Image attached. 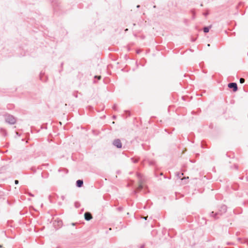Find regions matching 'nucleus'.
<instances>
[{
  "label": "nucleus",
  "instance_id": "bb28decb",
  "mask_svg": "<svg viewBox=\"0 0 248 248\" xmlns=\"http://www.w3.org/2000/svg\"><path fill=\"white\" fill-rule=\"evenodd\" d=\"M2 248V246L0 245V248Z\"/></svg>",
  "mask_w": 248,
  "mask_h": 248
},
{
  "label": "nucleus",
  "instance_id": "f257e3e1",
  "mask_svg": "<svg viewBox=\"0 0 248 248\" xmlns=\"http://www.w3.org/2000/svg\"><path fill=\"white\" fill-rule=\"evenodd\" d=\"M227 211V206L225 205H222L220 206L219 211L214 214V212H212L210 214L211 216L213 217L215 219L218 218V215H221L222 214L225 213Z\"/></svg>",
  "mask_w": 248,
  "mask_h": 248
},
{
  "label": "nucleus",
  "instance_id": "a211bd4d",
  "mask_svg": "<svg viewBox=\"0 0 248 248\" xmlns=\"http://www.w3.org/2000/svg\"><path fill=\"white\" fill-rule=\"evenodd\" d=\"M208 15V13H207V12L203 13V15L205 16H207Z\"/></svg>",
  "mask_w": 248,
  "mask_h": 248
},
{
  "label": "nucleus",
  "instance_id": "cd10ccee",
  "mask_svg": "<svg viewBox=\"0 0 248 248\" xmlns=\"http://www.w3.org/2000/svg\"><path fill=\"white\" fill-rule=\"evenodd\" d=\"M203 6L202 4H201V6Z\"/></svg>",
  "mask_w": 248,
  "mask_h": 248
},
{
  "label": "nucleus",
  "instance_id": "6e6552de",
  "mask_svg": "<svg viewBox=\"0 0 248 248\" xmlns=\"http://www.w3.org/2000/svg\"><path fill=\"white\" fill-rule=\"evenodd\" d=\"M55 222H57V225L60 227L61 226H62V221L61 220V219H59V220H55Z\"/></svg>",
  "mask_w": 248,
  "mask_h": 248
},
{
  "label": "nucleus",
  "instance_id": "0eeeda50",
  "mask_svg": "<svg viewBox=\"0 0 248 248\" xmlns=\"http://www.w3.org/2000/svg\"><path fill=\"white\" fill-rule=\"evenodd\" d=\"M83 181L82 180H78L76 182V186L78 187H80L83 186Z\"/></svg>",
  "mask_w": 248,
  "mask_h": 248
},
{
  "label": "nucleus",
  "instance_id": "f3484780",
  "mask_svg": "<svg viewBox=\"0 0 248 248\" xmlns=\"http://www.w3.org/2000/svg\"><path fill=\"white\" fill-rule=\"evenodd\" d=\"M18 183H19V182H18V180H16L15 181V184H16H16H18Z\"/></svg>",
  "mask_w": 248,
  "mask_h": 248
},
{
  "label": "nucleus",
  "instance_id": "393cba45",
  "mask_svg": "<svg viewBox=\"0 0 248 248\" xmlns=\"http://www.w3.org/2000/svg\"><path fill=\"white\" fill-rule=\"evenodd\" d=\"M144 247V246H142L141 247V248H143Z\"/></svg>",
  "mask_w": 248,
  "mask_h": 248
},
{
  "label": "nucleus",
  "instance_id": "412c9836",
  "mask_svg": "<svg viewBox=\"0 0 248 248\" xmlns=\"http://www.w3.org/2000/svg\"><path fill=\"white\" fill-rule=\"evenodd\" d=\"M137 7L138 8H140V5H138L137 6Z\"/></svg>",
  "mask_w": 248,
  "mask_h": 248
},
{
  "label": "nucleus",
  "instance_id": "39448f33",
  "mask_svg": "<svg viewBox=\"0 0 248 248\" xmlns=\"http://www.w3.org/2000/svg\"><path fill=\"white\" fill-rule=\"evenodd\" d=\"M228 87L231 89H232L234 92H236L238 89L237 84L234 82L229 83Z\"/></svg>",
  "mask_w": 248,
  "mask_h": 248
},
{
  "label": "nucleus",
  "instance_id": "a878e982",
  "mask_svg": "<svg viewBox=\"0 0 248 248\" xmlns=\"http://www.w3.org/2000/svg\"><path fill=\"white\" fill-rule=\"evenodd\" d=\"M207 46H210V44H208Z\"/></svg>",
  "mask_w": 248,
  "mask_h": 248
},
{
  "label": "nucleus",
  "instance_id": "1a4fd4ad",
  "mask_svg": "<svg viewBox=\"0 0 248 248\" xmlns=\"http://www.w3.org/2000/svg\"><path fill=\"white\" fill-rule=\"evenodd\" d=\"M211 26L209 27H204L203 29V31L205 33H207L209 31V29H210Z\"/></svg>",
  "mask_w": 248,
  "mask_h": 248
},
{
  "label": "nucleus",
  "instance_id": "423d86ee",
  "mask_svg": "<svg viewBox=\"0 0 248 248\" xmlns=\"http://www.w3.org/2000/svg\"><path fill=\"white\" fill-rule=\"evenodd\" d=\"M85 219L87 221L90 220L92 218V215L90 212H85L84 214Z\"/></svg>",
  "mask_w": 248,
  "mask_h": 248
},
{
  "label": "nucleus",
  "instance_id": "ddd939ff",
  "mask_svg": "<svg viewBox=\"0 0 248 248\" xmlns=\"http://www.w3.org/2000/svg\"><path fill=\"white\" fill-rule=\"evenodd\" d=\"M124 113H125V115H128L129 116L130 115V113L129 112L127 111H124Z\"/></svg>",
  "mask_w": 248,
  "mask_h": 248
},
{
  "label": "nucleus",
  "instance_id": "2eb2a0df",
  "mask_svg": "<svg viewBox=\"0 0 248 248\" xmlns=\"http://www.w3.org/2000/svg\"><path fill=\"white\" fill-rule=\"evenodd\" d=\"M94 78H97L98 79H100L101 77L100 76H96L94 77Z\"/></svg>",
  "mask_w": 248,
  "mask_h": 248
},
{
  "label": "nucleus",
  "instance_id": "20e7f679",
  "mask_svg": "<svg viewBox=\"0 0 248 248\" xmlns=\"http://www.w3.org/2000/svg\"><path fill=\"white\" fill-rule=\"evenodd\" d=\"M113 145L118 148H120L122 147V144L119 139H116L113 142Z\"/></svg>",
  "mask_w": 248,
  "mask_h": 248
},
{
  "label": "nucleus",
  "instance_id": "9d476101",
  "mask_svg": "<svg viewBox=\"0 0 248 248\" xmlns=\"http://www.w3.org/2000/svg\"><path fill=\"white\" fill-rule=\"evenodd\" d=\"M148 162H149V165H150V166L155 165V162L153 160H150V161H149Z\"/></svg>",
  "mask_w": 248,
  "mask_h": 248
},
{
  "label": "nucleus",
  "instance_id": "f8f14e48",
  "mask_svg": "<svg viewBox=\"0 0 248 248\" xmlns=\"http://www.w3.org/2000/svg\"><path fill=\"white\" fill-rule=\"evenodd\" d=\"M75 205L76 208H78L79 206V203H78V202H76L75 203Z\"/></svg>",
  "mask_w": 248,
  "mask_h": 248
},
{
  "label": "nucleus",
  "instance_id": "9b49d317",
  "mask_svg": "<svg viewBox=\"0 0 248 248\" xmlns=\"http://www.w3.org/2000/svg\"><path fill=\"white\" fill-rule=\"evenodd\" d=\"M245 79L243 78H240V82L241 83H244L245 82Z\"/></svg>",
  "mask_w": 248,
  "mask_h": 248
},
{
  "label": "nucleus",
  "instance_id": "f03ea898",
  "mask_svg": "<svg viewBox=\"0 0 248 248\" xmlns=\"http://www.w3.org/2000/svg\"><path fill=\"white\" fill-rule=\"evenodd\" d=\"M137 177L139 178V186L134 191L135 193H137L140 191L142 189L144 188V186L143 185V182L140 174L138 173Z\"/></svg>",
  "mask_w": 248,
  "mask_h": 248
},
{
  "label": "nucleus",
  "instance_id": "4be33fe9",
  "mask_svg": "<svg viewBox=\"0 0 248 248\" xmlns=\"http://www.w3.org/2000/svg\"><path fill=\"white\" fill-rule=\"evenodd\" d=\"M147 217H144V219L146 220Z\"/></svg>",
  "mask_w": 248,
  "mask_h": 248
},
{
  "label": "nucleus",
  "instance_id": "5701e85b",
  "mask_svg": "<svg viewBox=\"0 0 248 248\" xmlns=\"http://www.w3.org/2000/svg\"><path fill=\"white\" fill-rule=\"evenodd\" d=\"M192 13H193V15L195 14V13L194 12V11H192Z\"/></svg>",
  "mask_w": 248,
  "mask_h": 248
},
{
  "label": "nucleus",
  "instance_id": "6ab92c4d",
  "mask_svg": "<svg viewBox=\"0 0 248 248\" xmlns=\"http://www.w3.org/2000/svg\"><path fill=\"white\" fill-rule=\"evenodd\" d=\"M61 198L62 199V200H64V196H62L61 197Z\"/></svg>",
  "mask_w": 248,
  "mask_h": 248
},
{
  "label": "nucleus",
  "instance_id": "b1692460",
  "mask_svg": "<svg viewBox=\"0 0 248 248\" xmlns=\"http://www.w3.org/2000/svg\"><path fill=\"white\" fill-rule=\"evenodd\" d=\"M127 31V29H125L124 30V31Z\"/></svg>",
  "mask_w": 248,
  "mask_h": 248
},
{
  "label": "nucleus",
  "instance_id": "dca6fc26",
  "mask_svg": "<svg viewBox=\"0 0 248 248\" xmlns=\"http://www.w3.org/2000/svg\"><path fill=\"white\" fill-rule=\"evenodd\" d=\"M183 175V173H178V176L180 178L181 176Z\"/></svg>",
  "mask_w": 248,
  "mask_h": 248
},
{
  "label": "nucleus",
  "instance_id": "aec40b11",
  "mask_svg": "<svg viewBox=\"0 0 248 248\" xmlns=\"http://www.w3.org/2000/svg\"><path fill=\"white\" fill-rule=\"evenodd\" d=\"M118 209H119V210L121 211V210H122V209H123V207H119V208H118Z\"/></svg>",
  "mask_w": 248,
  "mask_h": 248
},
{
  "label": "nucleus",
  "instance_id": "4468645a",
  "mask_svg": "<svg viewBox=\"0 0 248 248\" xmlns=\"http://www.w3.org/2000/svg\"><path fill=\"white\" fill-rule=\"evenodd\" d=\"M131 160H133L134 163H136L138 161V159H134L133 158H131Z\"/></svg>",
  "mask_w": 248,
  "mask_h": 248
},
{
  "label": "nucleus",
  "instance_id": "7ed1b4c3",
  "mask_svg": "<svg viewBox=\"0 0 248 248\" xmlns=\"http://www.w3.org/2000/svg\"><path fill=\"white\" fill-rule=\"evenodd\" d=\"M5 120L6 123L14 124L16 122V119L13 116L9 114H6L4 115Z\"/></svg>",
  "mask_w": 248,
  "mask_h": 248
}]
</instances>
